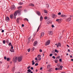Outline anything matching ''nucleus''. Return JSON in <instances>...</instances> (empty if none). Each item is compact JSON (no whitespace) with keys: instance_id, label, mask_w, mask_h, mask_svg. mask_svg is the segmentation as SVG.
<instances>
[{"instance_id":"f257e3e1","label":"nucleus","mask_w":73,"mask_h":73,"mask_svg":"<svg viewBox=\"0 0 73 73\" xmlns=\"http://www.w3.org/2000/svg\"><path fill=\"white\" fill-rule=\"evenodd\" d=\"M71 16H70V17H68L66 18V21L67 22H69L71 21Z\"/></svg>"},{"instance_id":"f03ea898","label":"nucleus","mask_w":73,"mask_h":73,"mask_svg":"<svg viewBox=\"0 0 73 73\" xmlns=\"http://www.w3.org/2000/svg\"><path fill=\"white\" fill-rule=\"evenodd\" d=\"M23 59V57L20 56L18 58V60L19 62H21L22 61V59Z\"/></svg>"},{"instance_id":"7ed1b4c3","label":"nucleus","mask_w":73,"mask_h":73,"mask_svg":"<svg viewBox=\"0 0 73 73\" xmlns=\"http://www.w3.org/2000/svg\"><path fill=\"white\" fill-rule=\"evenodd\" d=\"M13 49V45H11V49L10 50V52H15L14 49Z\"/></svg>"},{"instance_id":"20e7f679","label":"nucleus","mask_w":73,"mask_h":73,"mask_svg":"<svg viewBox=\"0 0 73 73\" xmlns=\"http://www.w3.org/2000/svg\"><path fill=\"white\" fill-rule=\"evenodd\" d=\"M11 10L13 11H14V10H15L16 9V7L14 5H12L11 7Z\"/></svg>"},{"instance_id":"39448f33","label":"nucleus","mask_w":73,"mask_h":73,"mask_svg":"<svg viewBox=\"0 0 73 73\" xmlns=\"http://www.w3.org/2000/svg\"><path fill=\"white\" fill-rule=\"evenodd\" d=\"M15 12L17 14H18L19 16H20V15H21V12H20V11L19 10L16 11H15Z\"/></svg>"},{"instance_id":"423d86ee","label":"nucleus","mask_w":73,"mask_h":73,"mask_svg":"<svg viewBox=\"0 0 73 73\" xmlns=\"http://www.w3.org/2000/svg\"><path fill=\"white\" fill-rule=\"evenodd\" d=\"M50 44V40H48L47 42H46L45 45H48Z\"/></svg>"},{"instance_id":"0eeeda50","label":"nucleus","mask_w":73,"mask_h":73,"mask_svg":"<svg viewBox=\"0 0 73 73\" xmlns=\"http://www.w3.org/2000/svg\"><path fill=\"white\" fill-rule=\"evenodd\" d=\"M17 57H16L15 58V59H13V61L14 62V63H15V62H16L17 61Z\"/></svg>"},{"instance_id":"6e6552de","label":"nucleus","mask_w":73,"mask_h":73,"mask_svg":"<svg viewBox=\"0 0 73 73\" xmlns=\"http://www.w3.org/2000/svg\"><path fill=\"white\" fill-rule=\"evenodd\" d=\"M52 17L53 19H54V18H56V15L54 14H52Z\"/></svg>"},{"instance_id":"1a4fd4ad","label":"nucleus","mask_w":73,"mask_h":73,"mask_svg":"<svg viewBox=\"0 0 73 73\" xmlns=\"http://www.w3.org/2000/svg\"><path fill=\"white\" fill-rule=\"evenodd\" d=\"M5 20L7 22H8L9 21V18L8 17H6Z\"/></svg>"},{"instance_id":"9d476101","label":"nucleus","mask_w":73,"mask_h":73,"mask_svg":"<svg viewBox=\"0 0 73 73\" xmlns=\"http://www.w3.org/2000/svg\"><path fill=\"white\" fill-rule=\"evenodd\" d=\"M48 33L49 35H53V32L52 31H48Z\"/></svg>"},{"instance_id":"9b49d317","label":"nucleus","mask_w":73,"mask_h":73,"mask_svg":"<svg viewBox=\"0 0 73 73\" xmlns=\"http://www.w3.org/2000/svg\"><path fill=\"white\" fill-rule=\"evenodd\" d=\"M37 41L35 42L34 43V46H36V45H37Z\"/></svg>"},{"instance_id":"f8f14e48","label":"nucleus","mask_w":73,"mask_h":73,"mask_svg":"<svg viewBox=\"0 0 73 73\" xmlns=\"http://www.w3.org/2000/svg\"><path fill=\"white\" fill-rule=\"evenodd\" d=\"M36 13L38 16H40V12L37 11L36 12Z\"/></svg>"},{"instance_id":"ddd939ff","label":"nucleus","mask_w":73,"mask_h":73,"mask_svg":"<svg viewBox=\"0 0 73 73\" xmlns=\"http://www.w3.org/2000/svg\"><path fill=\"white\" fill-rule=\"evenodd\" d=\"M60 16L61 17H66V15L63 14H62Z\"/></svg>"},{"instance_id":"4468645a","label":"nucleus","mask_w":73,"mask_h":73,"mask_svg":"<svg viewBox=\"0 0 73 73\" xmlns=\"http://www.w3.org/2000/svg\"><path fill=\"white\" fill-rule=\"evenodd\" d=\"M61 46V44L60 43H58L57 44V48H58V46Z\"/></svg>"},{"instance_id":"2eb2a0df","label":"nucleus","mask_w":73,"mask_h":73,"mask_svg":"<svg viewBox=\"0 0 73 73\" xmlns=\"http://www.w3.org/2000/svg\"><path fill=\"white\" fill-rule=\"evenodd\" d=\"M29 6H31V7H35V5L33 4L30 3L29 4Z\"/></svg>"},{"instance_id":"dca6fc26","label":"nucleus","mask_w":73,"mask_h":73,"mask_svg":"<svg viewBox=\"0 0 73 73\" xmlns=\"http://www.w3.org/2000/svg\"><path fill=\"white\" fill-rule=\"evenodd\" d=\"M60 68H59V69L60 70H62V68H63V66H60Z\"/></svg>"},{"instance_id":"f3484780","label":"nucleus","mask_w":73,"mask_h":73,"mask_svg":"<svg viewBox=\"0 0 73 73\" xmlns=\"http://www.w3.org/2000/svg\"><path fill=\"white\" fill-rule=\"evenodd\" d=\"M13 14H11L10 15V17L11 19H13Z\"/></svg>"},{"instance_id":"a211bd4d","label":"nucleus","mask_w":73,"mask_h":73,"mask_svg":"<svg viewBox=\"0 0 73 73\" xmlns=\"http://www.w3.org/2000/svg\"><path fill=\"white\" fill-rule=\"evenodd\" d=\"M19 19H20V18H18L17 20V22L18 23H19Z\"/></svg>"},{"instance_id":"6ab92c4d","label":"nucleus","mask_w":73,"mask_h":73,"mask_svg":"<svg viewBox=\"0 0 73 73\" xmlns=\"http://www.w3.org/2000/svg\"><path fill=\"white\" fill-rule=\"evenodd\" d=\"M44 33H42L41 34V36L43 37V36H44Z\"/></svg>"},{"instance_id":"aec40b11","label":"nucleus","mask_w":73,"mask_h":73,"mask_svg":"<svg viewBox=\"0 0 73 73\" xmlns=\"http://www.w3.org/2000/svg\"><path fill=\"white\" fill-rule=\"evenodd\" d=\"M43 19V17H42V16H41L40 17V21H42V20Z\"/></svg>"},{"instance_id":"412c9836","label":"nucleus","mask_w":73,"mask_h":73,"mask_svg":"<svg viewBox=\"0 0 73 73\" xmlns=\"http://www.w3.org/2000/svg\"><path fill=\"white\" fill-rule=\"evenodd\" d=\"M19 5H23V4H24V3L23 2H20L19 3Z\"/></svg>"},{"instance_id":"4be33fe9","label":"nucleus","mask_w":73,"mask_h":73,"mask_svg":"<svg viewBox=\"0 0 73 73\" xmlns=\"http://www.w3.org/2000/svg\"><path fill=\"white\" fill-rule=\"evenodd\" d=\"M22 8V6H20L18 7H17V8H18V9H21Z\"/></svg>"},{"instance_id":"5701e85b","label":"nucleus","mask_w":73,"mask_h":73,"mask_svg":"<svg viewBox=\"0 0 73 73\" xmlns=\"http://www.w3.org/2000/svg\"><path fill=\"white\" fill-rule=\"evenodd\" d=\"M32 62V65H35V63L34 62V60H33Z\"/></svg>"},{"instance_id":"b1692460","label":"nucleus","mask_w":73,"mask_h":73,"mask_svg":"<svg viewBox=\"0 0 73 73\" xmlns=\"http://www.w3.org/2000/svg\"><path fill=\"white\" fill-rule=\"evenodd\" d=\"M54 61L55 63H57L58 61V60L56 59L54 60Z\"/></svg>"},{"instance_id":"393cba45","label":"nucleus","mask_w":73,"mask_h":73,"mask_svg":"<svg viewBox=\"0 0 73 73\" xmlns=\"http://www.w3.org/2000/svg\"><path fill=\"white\" fill-rule=\"evenodd\" d=\"M40 26H41V25H40L39 26V27L37 29V32H38V31H39V29H40Z\"/></svg>"},{"instance_id":"a878e982","label":"nucleus","mask_w":73,"mask_h":73,"mask_svg":"<svg viewBox=\"0 0 73 73\" xmlns=\"http://www.w3.org/2000/svg\"><path fill=\"white\" fill-rule=\"evenodd\" d=\"M35 47H33L31 49L32 51H34V50H35Z\"/></svg>"},{"instance_id":"bb28decb","label":"nucleus","mask_w":73,"mask_h":73,"mask_svg":"<svg viewBox=\"0 0 73 73\" xmlns=\"http://www.w3.org/2000/svg\"><path fill=\"white\" fill-rule=\"evenodd\" d=\"M10 60H11V58L8 57L7 58V61H9Z\"/></svg>"},{"instance_id":"cd10ccee","label":"nucleus","mask_w":73,"mask_h":73,"mask_svg":"<svg viewBox=\"0 0 73 73\" xmlns=\"http://www.w3.org/2000/svg\"><path fill=\"white\" fill-rule=\"evenodd\" d=\"M17 14L15 12L14 13V16H17Z\"/></svg>"},{"instance_id":"c85d7f7f","label":"nucleus","mask_w":73,"mask_h":73,"mask_svg":"<svg viewBox=\"0 0 73 73\" xmlns=\"http://www.w3.org/2000/svg\"><path fill=\"white\" fill-rule=\"evenodd\" d=\"M24 21H29L28 19L27 18H25L24 19Z\"/></svg>"},{"instance_id":"c756f323","label":"nucleus","mask_w":73,"mask_h":73,"mask_svg":"<svg viewBox=\"0 0 73 73\" xmlns=\"http://www.w3.org/2000/svg\"><path fill=\"white\" fill-rule=\"evenodd\" d=\"M6 42L7 44H8L9 43V40H8V39H7Z\"/></svg>"},{"instance_id":"7c9ffc66","label":"nucleus","mask_w":73,"mask_h":73,"mask_svg":"<svg viewBox=\"0 0 73 73\" xmlns=\"http://www.w3.org/2000/svg\"><path fill=\"white\" fill-rule=\"evenodd\" d=\"M52 54H54L55 53V52L54 51V50H52Z\"/></svg>"},{"instance_id":"2f4dec72","label":"nucleus","mask_w":73,"mask_h":73,"mask_svg":"<svg viewBox=\"0 0 73 73\" xmlns=\"http://www.w3.org/2000/svg\"><path fill=\"white\" fill-rule=\"evenodd\" d=\"M38 60H39V61L41 60V57H38Z\"/></svg>"},{"instance_id":"473e14b6","label":"nucleus","mask_w":73,"mask_h":73,"mask_svg":"<svg viewBox=\"0 0 73 73\" xmlns=\"http://www.w3.org/2000/svg\"><path fill=\"white\" fill-rule=\"evenodd\" d=\"M27 72H29V73H31V69H29L27 70Z\"/></svg>"},{"instance_id":"72a5a7b5","label":"nucleus","mask_w":73,"mask_h":73,"mask_svg":"<svg viewBox=\"0 0 73 73\" xmlns=\"http://www.w3.org/2000/svg\"><path fill=\"white\" fill-rule=\"evenodd\" d=\"M9 46H10V45H11V47H12V43L11 42H10L8 44Z\"/></svg>"},{"instance_id":"f704fd0d","label":"nucleus","mask_w":73,"mask_h":73,"mask_svg":"<svg viewBox=\"0 0 73 73\" xmlns=\"http://www.w3.org/2000/svg\"><path fill=\"white\" fill-rule=\"evenodd\" d=\"M3 43L4 44H5V41L4 40L3 41Z\"/></svg>"},{"instance_id":"c9c22d12","label":"nucleus","mask_w":73,"mask_h":73,"mask_svg":"<svg viewBox=\"0 0 73 73\" xmlns=\"http://www.w3.org/2000/svg\"><path fill=\"white\" fill-rule=\"evenodd\" d=\"M44 12L45 13H47V11L45 10H44Z\"/></svg>"},{"instance_id":"e433bc0d","label":"nucleus","mask_w":73,"mask_h":73,"mask_svg":"<svg viewBox=\"0 0 73 73\" xmlns=\"http://www.w3.org/2000/svg\"><path fill=\"white\" fill-rule=\"evenodd\" d=\"M31 36H30L28 38V40L29 41L31 40Z\"/></svg>"},{"instance_id":"4c0bfd02","label":"nucleus","mask_w":73,"mask_h":73,"mask_svg":"<svg viewBox=\"0 0 73 73\" xmlns=\"http://www.w3.org/2000/svg\"><path fill=\"white\" fill-rule=\"evenodd\" d=\"M55 52H56V53H58V50L56 49L55 50Z\"/></svg>"},{"instance_id":"58836bf2","label":"nucleus","mask_w":73,"mask_h":73,"mask_svg":"<svg viewBox=\"0 0 73 73\" xmlns=\"http://www.w3.org/2000/svg\"><path fill=\"white\" fill-rule=\"evenodd\" d=\"M50 67V65H48L47 66V68H49Z\"/></svg>"},{"instance_id":"ea45409f","label":"nucleus","mask_w":73,"mask_h":73,"mask_svg":"<svg viewBox=\"0 0 73 73\" xmlns=\"http://www.w3.org/2000/svg\"><path fill=\"white\" fill-rule=\"evenodd\" d=\"M28 52H29L31 51V48H29L27 50Z\"/></svg>"},{"instance_id":"a19ab883","label":"nucleus","mask_w":73,"mask_h":73,"mask_svg":"<svg viewBox=\"0 0 73 73\" xmlns=\"http://www.w3.org/2000/svg\"><path fill=\"white\" fill-rule=\"evenodd\" d=\"M52 58H54V59H55L56 57L54 56H52Z\"/></svg>"},{"instance_id":"79ce46f5","label":"nucleus","mask_w":73,"mask_h":73,"mask_svg":"<svg viewBox=\"0 0 73 73\" xmlns=\"http://www.w3.org/2000/svg\"><path fill=\"white\" fill-rule=\"evenodd\" d=\"M15 68L12 69V70H13V72H14V71H15Z\"/></svg>"},{"instance_id":"37998d69","label":"nucleus","mask_w":73,"mask_h":73,"mask_svg":"<svg viewBox=\"0 0 73 73\" xmlns=\"http://www.w3.org/2000/svg\"><path fill=\"white\" fill-rule=\"evenodd\" d=\"M58 15H61V12H59L58 13Z\"/></svg>"},{"instance_id":"c03bdc74","label":"nucleus","mask_w":73,"mask_h":73,"mask_svg":"<svg viewBox=\"0 0 73 73\" xmlns=\"http://www.w3.org/2000/svg\"><path fill=\"white\" fill-rule=\"evenodd\" d=\"M53 55V54H50V57H51V56H52Z\"/></svg>"},{"instance_id":"a18cd8bd","label":"nucleus","mask_w":73,"mask_h":73,"mask_svg":"<svg viewBox=\"0 0 73 73\" xmlns=\"http://www.w3.org/2000/svg\"><path fill=\"white\" fill-rule=\"evenodd\" d=\"M59 70V68H55V70Z\"/></svg>"},{"instance_id":"49530a36","label":"nucleus","mask_w":73,"mask_h":73,"mask_svg":"<svg viewBox=\"0 0 73 73\" xmlns=\"http://www.w3.org/2000/svg\"><path fill=\"white\" fill-rule=\"evenodd\" d=\"M47 19H48V17H44V19H45V20Z\"/></svg>"},{"instance_id":"de8ad7c7","label":"nucleus","mask_w":73,"mask_h":73,"mask_svg":"<svg viewBox=\"0 0 73 73\" xmlns=\"http://www.w3.org/2000/svg\"><path fill=\"white\" fill-rule=\"evenodd\" d=\"M38 65V63H37L35 64V66H37Z\"/></svg>"},{"instance_id":"09e8293b","label":"nucleus","mask_w":73,"mask_h":73,"mask_svg":"<svg viewBox=\"0 0 73 73\" xmlns=\"http://www.w3.org/2000/svg\"><path fill=\"white\" fill-rule=\"evenodd\" d=\"M56 21H60V19H57L56 20Z\"/></svg>"},{"instance_id":"8fccbe9b","label":"nucleus","mask_w":73,"mask_h":73,"mask_svg":"<svg viewBox=\"0 0 73 73\" xmlns=\"http://www.w3.org/2000/svg\"><path fill=\"white\" fill-rule=\"evenodd\" d=\"M4 59H5V60H6V59H7V57L5 56L4 57Z\"/></svg>"},{"instance_id":"3c124183","label":"nucleus","mask_w":73,"mask_h":73,"mask_svg":"<svg viewBox=\"0 0 73 73\" xmlns=\"http://www.w3.org/2000/svg\"><path fill=\"white\" fill-rule=\"evenodd\" d=\"M31 70H33V67H31Z\"/></svg>"},{"instance_id":"603ef678","label":"nucleus","mask_w":73,"mask_h":73,"mask_svg":"<svg viewBox=\"0 0 73 73\" xmlns=\"http://www.w3.org/2000/svg\"><path fill=\"white\" fill-rule=\"evenodd\" d=\"M41 55H40V54L38 55V57H41Z\"/></svg>"},{"instance_id":"864d4df0","label":"nucleus","mask_w":73,"mask_h":73,"mask_svg":"<svg viewBox=\"0 0 73 73\" xmlns=\"http://www.w3.org/2000/svg\"><path fill=\"white\" fill-rule=\"evenodd\" d=\"M39 51H40V52H42V50H41V49H40V50H39Z\"/></svg>"},{"instance_id":"5fc2aeb1","label":"nucleus","mask_w":73,"mask_h":73,"mask_svg":"<svg viewBox=\"0 0 73 73\" xmlns=\"http://www.w3.org/2000/svg\"><path fill=\"white\" fill-rule=\"evenodd\" d=\"M16 16H14H14H13V18H14V19H16Z\"/></svg>"},{"instance_id":"6e6d98bb","label":"nucleus","mask_w":73,"mask_h":73,"mask_svg":"<svg viewBox=\"0 0 73 73\" xmlns=\"http://www.w3.org/2000/svg\"><path fill=\"white\" fill-rule=\"evenodd\" d=\"M60 58V56H58L56 58H58L59 59Z\"/></svg>"},{"instance_id":"4d7b16f0","label":"nucleus","mask_w":73,"mask_h":73,"mask_svg":"<svg viewBox=\"0 0 73 73\" xmlns=\"http://www.w3.org/2000/svg\"><path fill=\"white\" fill-rule=\"evenodd\" d=\"M31 67V66H29V67H28L27 68L28 69H29V68H30V67Z\"/></svg>"},{"instance_id":"13d9d810","label":"nucleus","mask_w":73,"mask_h":73,"mask_svg":"<svg viewBox=\"0 0 73 73\" xmlns=\"http://www.w3.org/2000/svg\"><path fill=\"white\" fill-rule=\"evenodd\" d=\"M59 61L60 62L62 61V59H60Z\"/></svg>"},{"instance_id":"bf43d9fd","label":"nucleus","mask_w":73,"mask_h":73,"mask_svg":"<svg viewBox=\"0 0 73 73\" xmlns=\"http://www.w3.org/2000/svg\"><path fill=\"white\" fill-rule=\"evenodd\" d=\"M52 28H54V25H52Z\"/></svg>"},{"instance_id":"052dcab7","label":"nucleus","mask_w":73,"mask_h":73,"mask_svg":"<svg viewBox=\"0 0 73 73\" xmlns=\"http://www.w3.org/2000/svg\"><path fill=\"white\" fill-rule=\"evenodd\" d=\"M35 60L36 61H37V58H35Z\"/></svg>"},{"instance_id":"680f3d73","label":"nucleus","mask_w":73,"mask_h":73,"mask_svg":"<svg viewBox=\"0 0 73 73\" xmlns=\"http://www.w3.org/2000/svg\"><path fill=\"white\" fill-rule=\"evenodd\" d=\"M4 32V30H2L1 32H2V33H3V32Z\"/></svg>"},{"instance_id":"e2e57ef3","label":"nucleus","mask_w":73,"mask_h":73,"mask_svg":"<svg viewBox=\"0 0 73 73\" xmlns=\"http://www.w3.org/2000/svg\"><path fill=\"white\" fill-rule=\"evenodd\" d=\"M22 27H24V24H22Z\"/></svg>"},{"instance_id":"0e129e2a","label":"nucleus","mask_w":73,"mask_h":73,"mask_svg":"<svg viewBox=\"0 0 73 73\" xmlns=\"http://www.w3.org/2000/svg\"><path fill=\"white\" fill-rule=\"evenodd\" d=\"M48 71L49 72H51V70H49Z\"/></svg>"},{"instance_id":"69168bd1","label":"nucleus","mask_w":73,"mask_h":73,"mask_svg":"<svg viewBox=\"0 0 73 73\" xmlns=\"http://www.w3.org/2000/svg\"><path fill=\"white\" fill-rule=\"evenodd\" d=\"M42 67L40 68V70H42Z\"/></svg>"},{"instance_id":"338daca9","label":"nucleus","mask_w":73,"mask_h":73,"mask_svg":"<svg viewBox=\"0 0 73 73\" xmlns=\"http://www.w3.org/2000/svg\"><path fill=\"white\" fill-rule=\"evenodd\" d=\"M35 35H36V34L34 33L33 34V36H35Z\"/></svg>"},{"instance_id":"774afa93","label":"nucleus","mask_w":73,"mask_h":73,"mask_svg":"<svg viewBox=\"0 0 73 73\" xmlns=\"http://www.w3.org/2000/svg\"><path fill=\"white\" fill-rule=\"evenodd\" d=\"M71 61H73V59H72L71 60Z\"/></svg>"}]
</instances>
